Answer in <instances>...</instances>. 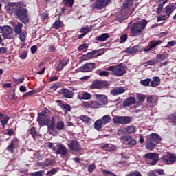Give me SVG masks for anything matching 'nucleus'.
<instances>
[{
    "label": "nucleus",
    "mask_w": 176,
    "mask_h": 176,
    "mask_svg": "<svg viewBox=\"0 0 176 176\" xmlns=\"http://www.w3.org/2000/svg\"><path fill=\"white\" fill-rule=\"evenodd\" d=\"M160 85V78L155 76L153 78V80L151 82V87H157Z\"/></svg>",
    "instance_id": "bb28decb"
},
{
    "label": "nucleus",
    "mask_w": 176,
    "mask_h": 176,
    "mask_svg": "<svg viewBox=\"0 0 176 176\" xmlns=\"http://www.w3.org/2000/svg\"><path fill=\"white\" fill-rule=\"evenodd\" d=\"M155 146H156V144L152 142V140H150L147 142L146 148L148 151H153L155 149Z\"/></svg>",
    "instance_id": "c9c22d12"
},
{
    "label": "nucleus",
    "mask_w": 176,
    "mask_h": 176,
    "mask_svg": "<svg viewBox=\"0 0 176 176\" xmlns=\"http://www.w3.org/2000/svg\"><path fill=\"white\" fill-rule=\"evenodd\" d=\"M60 170L59 168H54L51 170L48 171L46 174L47 176H53L54 174H56L57 172Z\"/></svg>",
    "instance_id": "4c0bfd02"
},
{
    "label": "nucleus",
    "mask_w": 176,
    "mask_h": 176,
    "mask_svg": "<svg viewBox=\"0 0 176 176\" xmlns=\"http://www.w3.org/2000/svg\"><path fill=\"white\" fill-rule=\"evenodd\" d=\"M147 102L148 104H155L156 101L153 100V98L151 96H149L146 98Z\"/></svg>",
    "instance_id": "6e6d98bb"
},
{
    "label": "nucleus",
    "mask_w": 176,
    "mask_h": 176,
    "mask_svg": "<svg viewBox=\"0 0 176 176\" xmlns=\"http://www.w3.org/2000/svg\"><path fill=\"white\" fill-rule=\"evenodd\" d=\"M137 102V100H135V98L131 96L129 97L124 102V105L125 107H130V105H134Z\"/></svg>",
    "instance_id": "393cba45"
},
{
    "label": "nucleus",
    "mask_w": 176,
    "mask_h": 176,
    "mask_svg": "<svg viewBox=\"0 0 176 176\" xmlns=\"http://www.w3.org/2000/svg\"><path fill=\"white\" fill-rule=\"evenodd\" d=\"M7 10L10 14L15 13L17 19L23 23H28V12H27V9L24 8V5L19 3H10L8 5Z\"/></svg>",
    "instance_id": "f257e3e1"
},
{
    "label": "nucleus",
    "mask_w": 176,
    "mask_h": 176,
    "mask_svg": "<svg viewBox=\"0 0 176 176\" xmlns=\"http://www.w3.org/2000/svg\"><path fill=\"white\" fill-rule=\"evenodd\" d=\"M61 94L65 97V98H72L74 97V92L69 91L67 89H63L60 91Z\"/></svg>",
    "instance_id": "b1692460"
},
{
    "label": "nucleus",
    "mask_w": 176,
    "mask_h": 176,
    "mask_svg": "<svg viewBox=\"0 0 176 176\" xmlns=\"http://www.w3.org/2000/svg\"><path fill=\"white\" fill-rule=\"evenodd\" d=\"M35 94V91H30L29 92H27L23 94V98H27V97H30V96H32V94Z\"/></svg>",
    "instance_id": "5fc2aeb1"
},
{
    "label": "nucleus",
    "mask_w": 176,
    "mask_h": 176,
    "mask_svg": "<svg viewBox=\"0 0 176 176\" xmlns=\"http://www.w3.org/2000/svg\"><path fill=\"white\" fill-rule=\"evenodd\" d=\"M103 126H104V124L101 120V119H99L94 122V129L96 130H101Z\"/></svg>",
    "instance_id": "cd10ccee"
},
{
    "label": "nucleus",
    "mask_w": 176,
    "mask_h": 176,
    "mask_svg": "<svg viewBox=\"0 0 176 176\" xmlns=\"http://www.w3.org/2000/svg\"><path fill=\"white\" fill-rule=\"evenodd\" d=\"M120 43H123L125 41H127V34H124L120 36Z\"/></svg>",
    "instance_id": "0e129e2a"
},
{
    "label": "nucleus",
    "mask_w": 176,
    "mask_h": 176,
    "mask_svg": "<svg viewBox=\"0 0 176 176\" xmlns=\"http://www.w3.org/2000/svg\"><path fill=\"white\" fill-rule=\"evenodd\" d=\"M135 97H137L138 102H136L137 105L140 107L144 103V101H145L146 96L142 94H135Z\"/></svg>",
    "instance_id": "5701e85b"
},
{
    "label": "nucleus",
    "mask_w": 176,
    "mask_h": 176,
    "mask_svg": "<svg viewBox=\"0 0 176 176\" xmlns=\"http://www.w3.org/2000/svg\"><path fill=\"white\" fill-rule=\"evenodd\" d=\"M108 71H112L113 75H116V76H123L126 74V69H124V67L122 64L116 66H109Z\"/></svg>",
    "instance_id": "20e7f679"
},
{
    "label": "nucleus",
    "mask_w": 176,
    "mask_h": 176,
    "mask_svg": "<svg viewBox=\"0 0 176 176\" xmlns=\"http://www.w3.org/2000/svg\"><path fill=\"white\" fill-rule=\"evenodd\" d=\"M94 170H96V164L92 163L88 166V172L89 173H94Z\"/></svg>",
    "instance_id": "de8ad7c7"
},
{
    "label": "nucleus",
    "mask_w": 176,
    "mask_h": 176,
    "mask_svg": "<svg viewBox=\"0 0 176 176\" xmlns=\"http://www.w3.org/2000/svg\"><path fill=\"white\" fill-rule=\"evenodd\" d=\"M161 43H163V41H162L161 40H153L148 43L147 47L144 48V52H151L152 49H155L156 46H158V45H161Z\"/></svg>",
    "instance_id": "9b49d317"
},
{
    "label": "nucleus",
    "mask_w": 176,
    "mask_h": 176,
    "mask_svg": "<svg viewBox=\"0 0 176 176\" xmlns=\"http://www.w3.org/2000/svg\"><path fill=\"white\" fill-rule=\"evenodd\" d=\"M125 131L128 133V134H133V133H135V126H130L125 129Z\"/></svg>",
    "instance_id": "a19ab883"
},
{
    "label": "nucleus",
    "mask_w": 176,
    "mask_h": 176,
    "mask_svg": "<svg viewBox=\"0 0 176 176\" xmlns=\"http://www.w3.org/2000/svg\"><path fill=\"white\" fill-rule=\"evenodd\" d=\"M140 83L143 86H149V84L151 83V79L150 78H146L145 80H142L140 81Z\"/></svg>",
    "instance_id": "09e8293b"
},
{
    "label": "nucleus",
    "mask_w": 176,
    "mask_h": 176,
    "mask_svg": "<svg viewBox=\"0 0 176 176\" xmlns=\"http://www.w3.org/2000/svg\"><path fill=\"white\" fill-rule=\"evenodd\" d=\"M165 12L168 16H170L174 12V6H167L165 8Z\"/></svg>",
    "instance_id": "e433bc0d"
},
{
    "label": "nucleus",
    "mask_w": 176,
    "mask_h": 176,
    "mask_svg": "<svg viewBox=\"0 0 176 176\" xmlns=\"http://www.w3.org/2000/svg\"><path fill=\"white\" fill-rule=\"evenodd\" d=\"M162 160L165 164H174L176 162V155L175 154L167 153L162 156Z\"/></svg>",
    "instance_id": "6e6552de"
},
{
    "label": "nucleus",
    "mask_w": 176,
    "mask_h": 176,
    "mask_svg": "<svg viewBox=\"0 0 176 176\" xmlns=\"http://www.w3.org/2000/svg\"><path fill=\"white\" fill-rule=\"evenodd\" d=\"M104 87H108V82L97 80L91 85V89H102Z\"/></svg>",
    "instance_id": "ddd939ff"
},
{
    "label": "nucleus",
    "mask_w": 176,
    "mask_h": 176,
    "mask_svg": "<svg viewBox=\"0 0 176 176\" xmlns=\"http://www.w3.org/2000/svg\"><path fill=\"white\" fill-rule=\"evenodd\" d=\"M143 157L151 160L147 161V164H148V166H156L157 162H159V156L155 153H146L143 155Z\"/></svg>",
    "instance_id": "423d86ee"
},
{
    "label": "nucleus",
    "mask_w": 176,
    "mask_h": 176,
    "mask_svg": "<svg viewBox=\"0 0 176 176\" xmlns=\"http://www.w3.org/2000/svg\"><path fill=\"white\" fill-rule=\"evenodd\" d=\"M9 119L10 118L6 114L0 113V122L1 126L5 127L8 124V122H9Z\"/></svg>",
    "instance_id": "6ab92c4d"
},
{
    "label": "nucleus",
    "mask_w": 176,
    "mask_h": 176,
    "mask_svg": "<svg viewBox=\"0 0 176 176\" xmlns=\"http://www.w3.org/2000/svg\"><path fill=\"white\" fill-rule=\"evenodd\" d=\"M100 107H102V104L100 103V102L98 101H91V108L97 109L100 108Z\"/></svg>",
    "instance_id": "ea45409f"
},
{
    "label": "nucleus",
    "mask_w": 176,
    "mask_h": 176,
    "mask_svg": "<svg viewBox=\"0 0 176 176\" xmlns=\"http://www.w3.org/2000/svg\"><path fill=\"white\" fill-rule=\"evenodd\" d=\"M113 123L114 124H122V116H116L113 118Z\"/></svg>",
    "instance_id": "58836bf2"
},
{
    "label": "nucleus",
    "mask_w": 176,
    "mask_h": 176,
    "mask_svg": "<svg viewBox=\"0 0 176 176\" xmlns=\"http://www.w3.org/2000/svg\"><path fill=\"white\" fill-rule=\"evenodd\" d=\"M94 1V0H91ZM111 3V0H96V3L90 6L91 9H98L100 10L104 9L106 6H108Z\"/></svg>",
    "instance_id": "0eeeda50"
},
{
    "label": "nucleus",
    "mask_w": 176,
    "mask_h": 176,
    "mask_svg": "<svg viewBox=\"0 0 176 176\" xmlns=\"http://www.w3.org/2000/svg\"><path fill=\"white\" fill-rule=\"evenodd\" d=\"M68 153V148L65 147L63 144H58L57 145V151H56V155H60L61 157H64L65 155Z\"/></svg>",
    "instance_id": "f8f14e48"
},
{
    "label": "nucleus",
    "mask_w": 176,
    "mask_h": 176,
    "mask_svg": "<svg viewBox=\"0 0 176 176\" xmlns=\"http://www.w3.org/2000/svg\"><path fill=\"white\" fill-rule=\"evenodd\" d=\"M52 28H54L55 30L61 28V21H56L54 22V23L52 24Z\"/></svg>",
    "instance_id": "49530a36"
},
{
    "label": "nucleus",
    "mask_w": 176,
    "mask_h": 176,
    "mask_svg": "<svg viewBox=\"0 0 176 176\" xmlns=\"http://www.w3.org/2000/svg\"><path fill=\"white\" fill-rule=\"evenodd\" d=\"M111 120L112 118L109 116H104L102 118H100V120H102L104 126H105V124H108V123H109Z\"/></svg>",
    "instance_id": "72a5a7b5"
},
{
    "label": "nucleus",
    "mask_w": 176,
    "mask_h": 176,
    "mask_svg": "<svg viewBox=\"0 0 176 176\" xmlns=\"http://www.w3.org/2000/svg\"><path fill=\"white\" fill-rule=\"evenodd\" d=\"M102 174H103L104 175H111V174H113V173L105 169H102Z\"/></svg>",
    "instance_id": "052dcab7"
},
{
    "label": "nucleus",
    "mask_w": 176,
    "mask_h": 176,
    "mask_svg": "<svg viewBox=\"0 0 176 176\" xmlns=\"http://www.w3.org/2000/svg\"><path fill=\"white\" fill-rule=\"evenodd\" d=\"M176 45V41H172L168 42V45H166V47H170V46H175Z\"/></svg>",
    "instance_id": "774afa93"
},
{
    "label": "nucleus",
    "mask_w": 176,
    "mask_h": 176,
    "mask_svg": "<svg viewBox=\"0 0 176 176\" xmlns=\"http://www.w3.org/2000/svg\"><path fill=\"white\" fill-rule=\"evenodd\" d=\"M131 137V136H130V135H128V136L124 135V136H121V137L120 138V140L121 141H123L124 142H127L129 140V138H130Z\"/></svg>",
    "instance_id": "bf43d9fd"
},
{
    "label": "nucleus",
    "mask_w": 176,
    "mask_h": 176,
    "mask_svg": "<svg viewBox=\"0 0 176 176\" xmlns=\"http://www.w3.org/2000/svg\"><path fill=\"white\" fill-rule=\"evenodd\" d=\"M0 32L2 33V36L4 39H12V38H14L13 29L10 26H3L1 28Z\"/></svg>",
    "instance_id": "39448f33"
},
{
    "label": "nucleus",
    "mask_w": 176,
    "mask_h": 176,
    "mask_svg": "<svg viewBox=\"0 0 176 176\" xmlns=\"http://www.w3.org/2000/svg\"><path fill=\"white\" fill-rule=\"evenodd\" d=\"M140 52V46L135 45L133 47H130L126 49V53L129 54H135Z\"/></svg>",
    "instance_id": "412c9836"
},
{
    "label": "nucleus",
    "mask_w": 176,
    "mask_h": 176,
    "mask_svg": "<svg viewBox=\"0 0 176 176\" xmlns=\"http://www.w3.org/2000/svg\"><path fill=\"white\" fill-rule=\"evenodd\" d=\"M78 100H91V94L82 92L77 96Z\"/></svg>",
    "instance_id": "aec40b11"
},
{
    "label": "nucleus",
    "mask_w": 176,
    "mask_h": 176,
    "mask_svg": "<svg viewBox=\"0 0 176 176\" xmlns=\"http://www.w3.org/2000/svg\"><path fill=\"white\" fill-rule=\"evenodd\" d=\"M98 75H100V76H108V75H109V72L107 71H102L99 72Z\"/></svg>",
    "instance_id": "69168bd1"
},
{
    "label": "nucleus",
    "mask_w": 176,
    "mask_h": 176,
    "mask_svg": "<svg viewBox=\"0 0 176 176\" xmlns=\"http://www.w3.org/2000/svg\"><path fill=\"white\" fill-rule=\"evenodd\" d=\"M89 47V45L87 44H82L78 47L79 52H83L86 50Z\"/></svg>",
    "instance_id": "3c124183"
},
{
    "label": "nucleus",
    "mask_w": 176,
    "mask_h": 176,
    "mask_svg": "<svg viewBox=\"0 0 176 176\" xmlns=\"http://www.w3.org/2000/svg\"><path fill=\"white\" fill-rule=\"evenodd\" d=\"M104 54V50H97L94 51H91L87 54V57H98V56H102Z\"/></svg>",
    "instance_id": "f3484780"
},
{
    "label": "nucleus",
    "mask_w": 176,
    "mask_h": 176,
    "mask_svg": "<svg viewBox=\"0 0 176 176\" xmlns=\"http://www.w3.org/2000/svg\"><path fill=\"white\" fill-rule=\"evenodd\" d=\"M92 30H93V27L89 28V26L87 25V26H85L84 28H82L80 30V32L82 34H85V35H87V34H89V32H90Z\"/></svg>",
    "instance_id": "c756f323"
},
{
    "label": "nucleus",
    "mask_w": 176,
    "mask_h": 176,
    "mask_svg": "<svg viewBox=\"0 0 176 176\" xmlns=\"http://www.w3.org/2000/svg\"><path fill=\"white\" fill-rule=\"evenodd\" d=\"M43 173H45V171L43 170H40V171H38V172H35L34 173H32L30 175V176H42L43 175Z\"/></svg>",
    "instance_id": "13d9d810"
},
{
    "label": "nucleus",
    "mask_w": 176,
    "mask_h": 176,
    "mask_svg": "<svg viewBox=\"0 0 176 176\" xmlns=\"http://www.w3.org/2000/svg\"><path fill=\"white\" fill-rule=\"evenodd\" d=\"M68 146L70 151H74V152H79L82 149V147L76 140H70Z\"/></svg>",
    "instance_id": "4468645a"
},
{
    "label": "nucleus",
    "mask_w": 176,
    "mask_h": 176,
    "mask_svg": "<svg viewBox=\"0 0 176 176\" xmlns=\"http://www.w3.org/2000/svg\"><path fill=\"white\" fill-rule=\"evenodd\" d=\"M109 38V34L108 33H103L100 36H97L96 37V41H100V42H104Z\"/></svg>",
    "instance_id": "a878e982"
},
{
    "label": "nucleus",
    "mask_w": 176,
    "mask_h": 176,
    "mask_svg": "<svg viewBox=\"0 0 176 176\" xmlns=\"http://www.w3.org/2000/svg\"><path fill=\"white\" fill-rule=\"evenodd\" d=\"M146 24H148V21L144 19L138 23H133L131 28V34L132 36H138L141 35V34H142V31L145 30Z\"/></svg>",
    "instance_id": "7ed1b4c3"
},
{
    "label": "nucleus",
    "mask_w": 176,
    "mask_h": 176,
    "mask_svg": "<svg viewBox=\"0 0 176 176\" xmlns=\"http://www.w3.org/2000/svg\"><path fill=\"white\" fill-rule=\"evenodd\" d=\"M81 106L83 108H91V101L89 102H82Z\"/></svg>",
    "instance_id": "8fccbe9b"
},
{
    "label": "nucleus",
    "mask_w": 176,
    "mask_h": 176,
    "mask_svg": "<svg viewBox=\"0 0 176 176\" xmlns=\"http://www.w3.org/2000/svg\"><path fill=\"white\" fill-rule=\"evenodd\" d=\"M15 83H16V85H19L20 83H23V82H24V77H22L21 78H14V79Z\"/></svg>",
    "instance_id": "e2e57ef3"
},
{
    "label": "nucleus",
    "mask_w": 176,
    "mask_h": 176,
    "mask_svg": "<svg viewBox=\"0 0 176 176\" xmlns=\"http://www.w3.org/2000/svg\"><path fill=\"white\" fill-rule=\"evenodd\" d=\"M134 10H135V7H133V0H124L121 9L122 16H120L121 20L128 19L131 14H133Z\"/></svg>",
    "instance_id": "f03ea898"
},
{
    "label": "nucleus",
    "mask_w": 176,
    "mask_h": 176,
    "mask_svg": "<svg viewBox=\"0 0 176 176\" xmlns=\"http://www.w3.org/2000/svg\"><path fill=\"white\" fill-rule=\"evenodd\" d=\"M125 91L126 90H124V88L122 87H119L113 88L111 90V94L113 96H119V94H122V93H124Z\"/></svg>",
    "instance_id": "4be33fe9"
},
{
    "label": "nucleus",
    "mask_w": 176,
    "mask_h": 176,
    "mask_svg": "<svg viewBox=\"0 0 176 176\" xmlns=\"http://www.w3.org/2000/svg\"><path fill=\"white\" fill-rule=\"evenodd\" d=\"M126 142L129 146H134V145H137V140H135V139H133L131 136L129 138V140H128Z\"/></svg>",
    "instance_id": "79ce46f5"
},
{
    "label": "nucleus",
    "mask_w": 176,
    "mask_h": 176,
    "mask_svg": "<svg viewBox=\"0 0 176 176\" xmlns=\"http://www.w3.org/2000/svg\"><path fill=\"white\" fill-rule=\"evenodd\" d=\"M61 108L64 110L65 112H68V111H71V106H69V104H63L61 106Z\"/></svg>",
    "instance_id": "603ef678"
},
{
    "label": "nucleus",
    "mask_w": 176,
    "mask_h": 176,
    "mask_svg": "<svg viewBox=\"0 0 176 176\" xmlns=\"http://www.w3.org/2000/svg\"><path fill=\"white\" fill-rule=\"evenodd\" d=\"M58 130H63L64 129V122L63 121L58 122L56 124Z\"/></svg>",
    "instance_id": "864d4df0"
},
{
    "label": "nucleus",
    "mask_w": 176,
    "mask_h": 176,
    "mask_svg": "<svg viewBox=\"0 0 176 176\" xmlns=\"http://www.w3.org/2000/svg\"><path fill=\"white\" fill-rule=\"evenodd\" d=\"M156 60L157 63H162V61L166 60V56L164 54H159L156 56Z\"/></svg>",
    "instance_id": "c03bdc74"
},
{
    "label": "nucleus",
    "mask_w": 176,
    "mask_h": 176,
    "mask_svg": "<svg viewBox=\"0 0 176 176\" xmlns=\"http://www.w3.org/2000/svg\"><path fill=\"white\" fill-rule=\"evenodd\" d=\"M56 164V160L52 159H46L43 162H39L38 166L43 167V168H46V167H50Z\"/></svg>",
    "instance_id": "2eb2a0df"
},
{
    "label": "nucleus",
    "mask_w": 176,
    "mask_h": 176,
    "mask_svg": "<svg viewBox=\"0 0 176 176\" xmlns=\"http://www.w3.org/2000/svg\"><path fill=\"white\" fill-rule=\"evenodd\" d=\"M30 134L34 140L38 137V133H36V129L34 127L30 129Z\"/></svg>",
    "instance_id": "a18cd8bd"
},
{
    "label": "nucleus",
    "mask_w": 176,
    "mask_h": 176,
    "mask_svg": "<svg viewBox=\"0 0 176 176\" xmlns=\"http://www.w3.org/2000/svg\"><path fill=\"white\" fill-rule=\"evenodd\" d=\"M151 141H153V142L158 143L160 142L162 140V138H160V135H159L157 133H153L150 135Z\"/></svg>",
    "instance_id": "c85d7f7f"
},
{
    "label": "nucleus",
    "mask_w": 176,
    "mask_h": 176,
    "mask_svg": "<svg viewBox=\"0 0 176 176\" xmlns=\"http://www.w3.org/2000/svg\"><path fill=\"white\" fill-rule=\"evenodd\" d=\"M122 124H129L131 122V117L121 116Z\"/></svg>",
    "instance_id": "f704fd0d"
},
{
    "label": "nucleus",
    "mask_w": 176,
    "mask_h": 176,
    "mask_svg": "<svg viewBox=\"0 0 176 176\" xmlns=\"http://www.w3.org/2000/svg\"><path fill=\"white\" fill-rule=\"evenodd\" d=\"M168 118L170 120L173 122L174 124L176 125V116L170 115Z\"/></svg>",
    "instance_id": "338daca9"
},
{
    "label": "nucleus",
    "mask_w": 176,
    "mask_h": 176,
    "mask_svg": "<svg viewBox=\"0 0 176 176\" xmlns=\"http://www.w3.org/2000/svg\"><path fill=\"white\" fill-rule=\"evenodd\" d=\"M116 149V146L109 144V148H107L108 152H112L113 151H115Z\"/></svg>",
    "instance_id": "680f3d73"
},
{
    "label": "nucleus",
    "mask_w": 176,
    "mask_h": 176,
    "mask_svg": "<svg viewBox=\"0 0 176 176\" xmlns=\"http://www.w3.org/2000/svg\"><path fill=\"white\" fill-rule=\"evenodd\" d=\"M22 28H23V23H17V24L15 25L14 28L15 34H19L22 31H23V30H21Z\"/></svg>",
    "instance_id": "2f4dec72"
},
{
    "label": "nucleus",
    "mask_w": 176,
    "mask_h": 176,
    "mask_svg": "<svg viewBox=\"0 0 176 176\" xmlns=\"http://www.w3.org/2000/svg\"><path fill=\"white\" fill-rule=\"evenodd\" d=\"M64 5L67 7L72 8L74 6V0H63Z\"/></svg>",
    "instance_id": "37998d69"
},
{
    "label": "nucleus",
    "mask_w": 176,
    "mask_h": 176,
    "mask_svg": "<svg viewBox=\"0 0 176 176\" xmlns=\"http://www.w3.org/2000/svg\"><path fill=\"white\" fill-rule=\"evenodd\" d=\"M47 113V111L43 110L41 113L38 114V118H46V115Z\"/></svg>",
    "instance_id": "4d7b16f0"
},
{
    "label": "nucleus",
    "mask_w": 176,
    "mask_h": 176,
    "mask_svg": "<svg viewBox=\"0 0 176 176\" xmlns=\"http://www.w3.org/2000/svg\"><path fill=\"white\" fill-rule=\"evenodd\" d=\"M94 96L96 100H98V102H100L102 106L105 105V104H107V101H108V98L105 95L95 94Z\"/></svg>",
    "instance_id": "dca6fc26"
},
{
    "label": "nucleus",
    "mask_w": 176,
    "mask_h": 176,
    "mask_svg": "<svg viewBox=\"0 0 176 176\" xmlns=\"http://www.w3.org/2000/svg\"><path fill=\"white\" fill-rule=\"evenodd\" d=\"M37 122L39 126L42 127V126H46L47 124H49V122H50V120H49L47 117H38Z\"/></svg>",
    "instance_id": "a211bd4d"
},
{
    "label": "nucleus",
    "mask_w": 176,
    "mask_h": 176,
    "mask_svg": "<svg viewBox=\"0 0 176 176\" xmlns=\"http://www.w3.org/2000/svg\"><path fill=\"white\" fill-rule=\"evenodd\" d=\"M96 68V63H85L80 67L81 72H91Z\"/></svg>",
    "instance_id": "1a4fd4ad"
},
{
    "label": "nucleus",
    "mask_w": 176,
    "mask_h": 176,
    "mask_svg": "<svg viewBox=\"0 0 176 176\" xmlns=\"http://www.w3.org/2000/svg\"><path fill=\"white\" fill-rule=\"evenodd\" d=\"M80 120L84 122V123H85V124H88V125L91 124V119L89 117H87L86 116H81L80 117Z\"/></svg>",
    "instance_id": "7c9ffc66"
},
{
    "label": "nucleus",
    "mask_w": 176,
    "mask_h": 176,
    "mask_svg": "<svg viewBox=\"0 0 176 176\" xmlns=\"http://www.w3.org/2000/svg\"><path fill=\"white\" fill-rule=\"evenodd\" d=\"M19 148V140L17 138H14L11 140L10 145L6 148L8 152L10 153H14V149Z\"/></svg>",
    "instance_id": "9d476101"
},
{
    "label": "nucleus",
    "mask_w": 176,
    "mask_h": 176,
    "mask_svg": "<svg viewBox=\"0 0 176 176\" xmlns=\"http://www.w3.org/2000/svg\"><path fill=\"white\" fill-rule=\"evenodd\" d=\"M16 35H19V38L21 42H24V41H25V38H27V32H25L24 30L19 32V33H17Z\"/></svg>",
    "instance_id": "473e14b6"
}]
</instances>
